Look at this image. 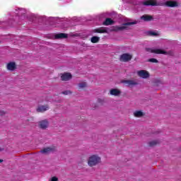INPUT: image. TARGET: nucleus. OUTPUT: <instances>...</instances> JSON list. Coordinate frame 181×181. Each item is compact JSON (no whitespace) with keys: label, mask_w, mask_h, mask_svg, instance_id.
Returning a JSON list of instances; mask_svg holds the SVG:
<instances>
[{"label":"nucleus","mask_w":181,"mask_h":181,"mask_svg":"<svg viewBox=\"0 0 181 181\" xmlns=\"http://www.w3.org/2000/svg\"><path fill=\"white\" fill-rule=\"evenodd\" d=\"M136 22H128L122 24V25H115L112 26L110 29V32H119L121 30H125L128 29V26H131V25H135Z\"/></svg>","instance_id":"f257e3e1"},{"label":"nucleus","mask_w":181,"mask_h":181,"mask_svg":"<svg viewBox=\"0 0 181 181\" xmlns=\"http://www.w3.org/2000/svg\"><path fill=\"white\" fill-rule=\"evenodd\" d=\"M100 163H101V158H100V156L97 155L90 156L88 160V165L90 168H93V166H95Z\"/></svg>","instance_id":"f03ea898"},{"label":"nucleus","mask_w":181,"mask_h":181,"mask_svg":"<svg viewBox=\"0 0 181 181\" xmlns=\"http://www.w3.org/2000/svg\"><path fill=\"white\" fill-rule=\"evenodd\" d=\"M146 52H151V53H156V54H168L166 51L160 49H151L150 48H146Z\"/></svg>","instance_id":"7ed1b4c3"},{"label":"nucleus","mask_w":181,"mask_h":181,"mask_svg":"<svg viewBox=\"0 0 181 181\" xmlns=\"http://www.w3.org/2000/svg\"><path fill=\"white\" fill-rule=\"evenodd\" d=\"M142 4L145 6H158V5H159V4H158L156 0H147L144 1Z\"/></svg>","instance_id":"20e7f679"},{"label":"nucleus","mask_w":181,"mask_h":181,"mask_svg":"<svg viewBox=\"0 0 181 181\" xmlns=\"http://www.w3.org/2000/svg\"><path fill=\"white\" fill-rule=\"evenodd\" d=\"M56 151V147L52 146V147H47L43 148L40 151L41 153H45V155H47L48 153H50L52 152H54Z\"/></svg>","instance_id":"39448f33"},{"label":"nucleus","mask_w":181,"mask_h":181,"mask_svg":"<svg viewBox=\"0 0 181 181\" xmlns=\"http://www.w3.org/2000/svg\"><path fill=\"white\" fill-rule=\"evenodd\" d=\"M132 59V56L129 54H123L120 56L119 60L120 62H129Z\"/></svg>","instance_id":"423d86ee"},{"label":"nucleus","mask_w":181,"mask_h":181,"mask_svg":"<svg viewBox=\"0 0 181 181\" xmlns=\"http://www.w3.org/2000/svg\"><path fill=\"white\" fill-rule=\"evenodd\" d=\"M38 125L41 129H46L49 127V121L47 119L40 121Z\"/></svg>","instance_id":"0eeeda50"},{"label":"nucleus","mask_w":181,"mask_h":181,"mask_svg":"<svg viewBox=\"0 0 181 181\" xmlns=\"http://www.w3.org/2000/svg\"><path fill=\"white\" fill-rule=\"evenodd\" d=\"M122 83L123 84H126L127 87H132V86H137L138 82L134 81V80H123L122 81Z\"/></svg>","instance_id":"6e6552de"},{"label":"nucleus","mask_w":181,"mask_h":181,"mask_svg":"<svg viewBox=\"0 0 181 181\" xmlns=\"http://www.w3.org/2000/svg\"><path fill=\"white\" fill-rule=\"evenodd\" d=\"M138 76L141 78H148L149 77V72L145 70H141L138 71Z\"/></svg>","instance_id":"1a4fd4ad"},{"label":"nucleus","mask_w":181,"mask_h":181,"mask_svg":"<svg viewBox=\"0 0 181 181\" xmlns=\"http://www.w3.org/2000/svg\"><path fill=\"white\" fill-rule=\"evenodd\" d=\"M71 74L64 73L61 76V80L62 81H69V80H71Z\"/></svg>","instance_id":"9d476101"},{"label":"nucleus","mask_w":181,"mask_h":181,"mask_svg":"<svg viewBox=\"0 0 181 181\" xmlns=\"http://www.w3.org/2000/svg\"><path fill=\"white\" fill-rule=\"evenodd\" d=\"M165 6L169 8H176V6H178V4L177 1H168L165 2Z\"/></svg>","instance_id":"9b49d317"},{"label":"nucleus","mask_w":181,"mask_h":181,"mask_svg":"<svg viewBox=\"0 0 181 181\" xmlns=\"http://www.w3.org/2000/svg\"><path fill=\"white\" fill-rule=\"evenodd\" d=\"M7 70H9L10 71H13L14 70H16V64L15 62H9L7 64Z\"/></svg>","instance_id":"f8f14e48"},{"label":"nucleus","mask_w":181,"mask_h":181,"mask_svg":"<svg viewBox=\"0 0 181 181\" xmlns=\"http://www.w3.org/2000/svg\"><path fill=\"white\" fill-rule=\"evenodd\" d=\"M47 110H49V105H40L37 108V112H45V111H47Z\"/></svg>","instance_id":"ddd939ff"},{"label":"nucleus","mask_w":181,"mask_h":181,"mask_svg":"<svg viewBox=\"0 0 181 181\" xmlns=\"http://www.w3.org/2000/svg\"><path fill=\"white\" fill-rule=\"evenodd\" d=\"M141 19L144 21V22H151V21H153V17L152 16L145 14L141 17Z\"/></svg>","instance_id":"4468645a"},{"label":"nucleus","mask_w":181,"mask_h":181,"mask_svg":"<svg viewBox=\"0 0 181 181\" xmlns=\"http://www.w3.org/2000/svg\"><path fill=\"white\" fill-rule=\"evenodd\" d=\"M110 93L111 95H115V97H118L121 94V90L117 88H113L110 90Z\"/></svg>","instance_id":"2eb2a0df"},{"label":"nucleus","mask_w":181,"mask_h":181,"mask_svg":"<svg viewBox=\"0 0 181 181\" xmlns=\"http://www.w3.org/2000/svg\"><path fill=\"white\" fill-rule=\"evenodd\" d=\"M69 35L67 34L61 33L56 34L54 36V38L55 39H67Z\"/></svg>","instance_id":"dca6fc26"},{"label":"nucleus","mask_w":181,"mask_h":181,"mask_svg":"<svg viewBox=\"0 0 181 181\" xmlns=\"http://www.w3.org/2000/svg\"><path fill=\"white\" fill-rule=\"evenodd\" d=\"M93 32H95V33H108V31L104 27L96 28Z\"/></svg>","instance_id":"f3484780"},{"label":"nucleus","mask_w":181,"mask_h":181,"mask_svg":"<svg viewBox=\"0 0 181 181\" xmlns=\"http://www.w3.org/2000/svg\"><path fill=\"white\" fill-rule=\"evenodd\" d=\"M112 23H114V21L110 18H107L105 20L103 25H104V26H110V25H112Z\"/></svg>","instance_id":"a211bd4d"},{"label":"nucleus","mask_w":181,"mask_h":181,"mask_svg":"<svg viewBox=\"0 0 181 181\" xmlns=\"http://www.w3.org/2000/svg\"><path fill=\"white\" fill-rule=\"evenodd\" d=\"M134 117L136 118H141V117H144V112L142 111H136L134 113Z\"/></svg>","instance_id":"6ab92c4d"},{"label":"nucleus","mask_w":181,"mask_h":181,"mask_svg":"<svg viewBox=\"0 0 181 181\" xmlns=\"http://www.w3.org/2000/svg\"><path fill=\"white\" fill-rule=\"evenodd\" d=\"M90 42L92 43H98V42H100V37H98V36L92 37L90 39Z\"/></svg>","instance_id":"aec40b11"},{"label":"nucleus","mask_w":181,"mask_h":181,"mask_svg":"<svg viewBox=\"0 0 181 181\" xmlns=\"http://www.w3.org/2000/svg\"><path fill=\"white\" fill-rule=\"evenodd\" d=\"M146 35L148 36H159V33H155L154 31H147Z\"/></svg>","instance_id":"412c9836"},{"label":"nucleus","mask_w":181,"mask_h":181,"mask_svg":"<svg viewBox=\"0 0 181 181\" xmlns=\"http://www.w3.org/2000/svg\"><path fill=\"white\" fill-rule=\"evenodd\" d=\"M159 142L158 141H152L148 143L149 146H156V145H158Z\"/></svg>","instance_id":"4be33fe9"},{"label":"nucleus","mask_w":181,"mask_h":181,"mask_svg":"<svg viewBox=\"0 0 181 181\" xmlns=\"http://www.w3.org/2000/svg\"><path fill=\"white\" fill-rule=\"evenodd\" d=\"M79 88H85V87H87V83L86 82H83L78 84Z\"/></svg>","instance_id":"5701e85b"},{"label":"nucleus","mask_w":181,"mask_h":181,"mask_svg":"<svg viewBox=\"0 0 181 181\" xmlns=\"http://www.w3.org/2000/svg\"><path fill=\"white\" fill-rule=\"evenodd\" d=\"M150 63H159V61L155 58H151L148 60Z\"/></svg>","instance_id":"b1692460"},{"label":"nucleus","mask_w":181,"mask_h":181,"mask_svg":"<svg viewBox=\"0 0 181 181\" xmlns=\"http://www.w3.org/2000/svg\"><path fill=\"white\" fill-rule=\"evenodd\" d=\"M62 94H64V95H69V94H71V91L64 90V91L62 92Z\"/></svg>","instance_id":"393cba45"},{"label":"nucleus","mask_w":181,"mask_h":181,"mask_svg":"<svg viewBox=\"0 0 181 181\" xmlns=\"http://www.w3.org/2000/svg\"><path fill=\"white\" fill-rule=\"evenodd\" d=\"M98 104H100V105H103L104 104V99L99 98L98 99Z\"/></svg>","instance_id":"a878e982"},{"label":"nucleus","mask_w":181,"mask_h":181,"mask_svg":"<svg viewBox=\"0 0 181 181\" xmlns=\"http://www.w3.org/2000/svg\"><path fill=\"white\" fill-rule=\"evenodd\" d=\"M51 181H59V178H57V177H52L51 178Z\"/></svg>","instance_id":"bb28decb"},{"label":"nucleus","mask_w":181,"mask_h":181,"mask_svg":"<svg viewBox=\"0 0 181 181\" xmlns=\"http://www.w3.org/2000/svg\"><path fill=\"white\" fill-rule=\"evenodd\" d=\"M0 115H5V111H0Z\"/></svg>","instance_id":"cd10ccee"},{"label":"nucleus","mask_w":181,"mask_h":181,"mask_svg":"<svg viewBox=\"0 0 181 181\" xmlns=\"http://www.w3.org/2000/svg\"><path fill=\"white\" fill-rule=\"evenodd\" d=\"M2 162H4V160L0 159V163H2Z\"/></svg>","instance_id":"c85d7f7f"},{"label":"nucleus","mask_w":181,"mask_h":181,"mask_svg":"<svg viewBox=\"0 0 181 181\" xmlns=\"http://www.w3.org/2000/svg\"><path fill=\"white\" fill-rule=\"evenodd\" d=\"M4 151V148H0V151Z\"/></svg>","instance_id":"c756f323"}]
</instances>
